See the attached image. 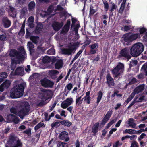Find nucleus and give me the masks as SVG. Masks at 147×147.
Wrapping results in <instances>:
<instances>
[{
	"label": "nucleus",
	"mask_w": 147,
	"mask_h": 147,
	"mask_svg": "<svg viewBox=\"0 0 147 147\" xmlns=\"http://www.w3.org/2000/svg\"><path fill=\"white\" fill-rule=\"evenodd\" d=\"M6 36L5 35L3 34L0 35V41H5L6 40Z\"/></svg>",
	"instance_id": "nucleus-50"
},
{
	"label": "nucleus",
	"mask_w": 147,
	"mask_h": 147,
	"mask_svg": "<svg viewBox=\"0 0 147 147\" xmlns=\"http://www.w3.org/2000/svg\"><path fill=\"white\" fill-rule=\"evenodd\" d=\"M7 76L6 72L0 73V83L3 81L4 79L7 77Z\"/></svg>",
	"instance_id": "nucleus-26"
},
{
	"label": "nucleus",
	"mask_w": 147,
	"mask_h": 147,
	"mask_svg": "<svg viewBox=\"0 0 147 147\" xmlns=\"http://www.w3.org/2000/svg\"><path fill=\"white\" fill-rule=\"evenodd\" d=\"M113 111L112 110H109L107 112L106 115L105 116V117L107 118L108 119H110L111 117V115L112 114Z\"/></svg>",
	"instance_id": "nucleus-41"
},
{
	"label": "nucleus",
	"mask_w": 147,
	"mask_h": 147,
	"mask_svg": "<svg viewBox=\"0 0 147 147\" xmlns=\"http://www.w3.org/2000/svg\"><path fill=\"white\" fill-rule=\"evenodd\" d=\"M63 22L60 23L55 22L52 24V26L54 30L58 31L63 26Z\"/></svg>",
	"instance_id": "nucleus-13"
},
{
	"label": "nucleus",
	"mask_w": 147,
	"mask_h": 147,
	"mask_svg": "<svg viewBox=\"0 0 147 147\" xmlns=\"http://www.w3.org/2000/svg\"><path fill=\"white\" fill-rule=\"evenodd\" d=\"M73 87V85L71 83L68 84L64 89V92L66 96H67Z\"/></svg>",
	"instance_id": "nucleus-18"
},
{
	"label": "nucleus",
	"mask_w": 147,
	"mask_h": 147,
	"mask_svg": "<svg viewBox=\"0 0 147 147\" xmlns=\"http://www.w3.org/2000/svg\"><path fill=\"white\" fill-rule=\"evenodd\" d=\"M139 145L137 142L135 140H133L131 142L130 147H139Z\"/></svg>",
	"instance_id": "nucleus-44"
},
{
	"label": "nucleus",
	"mask_w": 147,
	"mask_h": 147,
	"mask_svg": "<svg viewBox=\"0 0 147 147\" xmlns=\"http://www.w3.org/2000/svg\"><path fill=\"white\" fill-rule=\"evenodd\" d=\"M103 95V94L102 93V91L101 90L99 91L98 93V96L97 98V101L96 102V103L97 104H98L100 102L102 98Z\"/></svg>",
	"instance_id": "nucleus-29"
},
{
	"label": "nucleus",
	"mask_w": 147,
	"mask_h": 147,
	"mask_svg": "<svg viewBox=\"0 0 147 147\" xmlns=\"http://www.w3.org/2000/svg\"><path fill=\"white\" fill-rule=\"evenodd\" d=\"M40 98L43 100H46L51 98V96L49 92L47 90H45L43 93L41 95Z\"/></svg>",
	"instance_id": "nucleus-12"
},
{
	"label": "nucleus",
	"mask_w": 147,
	"mask_h": 147,
	"mask_svg": "<svg viewBox=\"0 0 147 147\" xmlns=\"http://www.w3.org/2000/svg\"><path fill=\"white\" fill-rule=\"evenodd\" d=\"M146 136V134L145 133H142L141 134L140 136L138 137V140L139 142L142 139L144 138V137Z\"/></svg>",
	"instance_id": "nucleus-49"
},
{
	"label": "nucleus",
	"mask_w": 147,
	"mask_h": 147,
	"mask_svg": "<svg viewBox=\"0 0 147 147\" xmlns=\"http://www.w3.org/2000/svg\"><path fill=\"white\" fill-rule=\"evenodd\" d=\"M106 78L107 81L106 83L107 84L108 87H111L114 86L115 85L114 80L109 73H108L107 75Z\"/></svg>",
	"instance_id": "nucleus-10"
},
{
	"label": "nucleus",
	"mask_w": 147,
	"mask_h": 147,
	"mask_svg": "<svg viewBox=\"0 0 147 147\" xmlns=\"http://www.w3.org/2000/svg\"><path fill=\"white\" fill-rule=\"evenodd\" d=\"M68 133L66 131H63L60 133L59 135V138L61 140H65V141L67 142L68 141L69 138L68 137Z\"/></svg>",
	"instance_id": "nucleus-15"
},
{
	"label": "nucleus",
	"mask_w": 147,
	"mask_h": 147,
	"mask_svg": "<svg viewBox=\"0 0 147 147\" xmlns=\"http://www.w3.org/2000/svg\"><path fill=\"white\" fill-rule=\"evenodd\" d=\"M111 3L112 4L111 6L110 7V13H113V11L114 9H116L117 8V6L114 3H113L112 2H111Z\"/></svg>",
	"instance_id": "nucleus-42"
},
{
	"label": "nucleus",
	"mask_w": 147,
	"mask_h": 147,
	"mask_svg": "<svg viewBox=\"0 0 147 147\" xmlns=\"http://www.w3.org/2000/svg\"><path fill=\"white\" fill-rule=\"evenodd\" d=\"M59 121L61 125L67 127H70L72 125V123L67 120H64Z\"/></svg>",
	"instance_id": "nucleus-20"
},
{
	"label": "nucleus",
	"mask_w": 147,
	"mask_h": 147,
	"mask_svg": "<svg viewBox=\"0 0 147 147\" xmlns=\"http://www.w3.org/2000/svg\"><path fill=\"white\" fill-rule=\"evenodd\" d=\"M124 70V64L119 62L115 67L111 70V71L113 77L114 78H117L122 75Z\"/></svg>",
	"instance_id": "nucleus-4"
},
{
	"label": "nucleus",
	"mask_w": 147,
	"mask_h": 147,
	"mask_svg": "<svg viewBox=\"0 0 147 147\" xmlns=\"http://www.w3.org/2000/svg\"><path fill=\"white\" fill-rule=\"evenodd\" d=\"M40 82L42 85L45 87L52 88L54 84L53 82L46 78L41 80Z\"/></svg>",
	"instance_id": "nucleus-9"
},
{
	"label": "nucleus",
	"mask_w": 147,
	"mask_h": 147,
	"mask_svg": "<svg viewBox=\"0 0 147 147\" xmlns=\"http://www.w3.org/2000/svg\"><path fill=\"white\" fill-rule=\"evenodd\" d=\"M23 134H26L28 136H30L31 135V129L28 128L25 130L23 132Z\"/></svg>",
	"instance_id": "nucleus-37"
},
{
	"label": "nucleus",
	"mask_w": 147,
	"mask_h": 147,
	"mask_svg": "<svg viewBox=\"0 0 147 147\" xmlns=\"http://www.w3.org/2000/svg\"><path fill=\"white\" fill-rule=\"evenodd\" d=\"M34 18L32 16L29 17L28 19L27 23L28 22H34Z\"/></svg>",
	"instance_id": "nucleus-60"
},
{
	"label": "nucleus",
	"mask_w": 147,
	"mask_h": 147,
	"mask_svg": "<svg viewBox=\"0 0 147 147\" xmlns=\"http://www.w3.org/2000/svg\"><path fill=\"white\" fill-rule=\"evenodd\" d=\"M16 141V139L13 136L11 137L9 139V140L7 141V144L9 145H12L14 141Z\"/></svg>",
	"instance_id": "nucleus-38"
},
{
	"label": "nucleus",
	"mask_w": 147,
	"mask_h": 147,
	"mask_svg": "<svg viewBox=\"0 0 147 147\" xmlns=\"http://www.w3.org/2000/svg\"><path fill=\"white\" fill-rule=\"evenodd\" d=\"M11 113L16 115H18V111L17 109L15 107H12L10 109Z\"/></svg>",
	"instance_id": "nucleus-46"
},
{
	"label": "nucleus",
	"mask_w": 147,
	"mask_h": 147,
	"mask_svg": "<svg viewBox=\"0 0 147 147\" xmlns=\"http://www.w3.org/2000/svg\"><path fill=\"white\" fill-rule=\"evenodd\" d=\"M63 65V61L61 59L59 60L56 61V63L55 64V68L56 69H59L62 67Z\"/></svg>",
	"instance_id": "nucleus-19"
},
{
	"label": "nucleus",
	"mask_w": 147,
	"mask_h": 147,
	"mask_svg": "<svg viewBox=\"0 0 147 147\" xmlns=\"http://www.w3.org/2000/svg\"><path fill=\"white\" fill-rule=\"evenodd\" d=\"M78 44L74 43L73 44L70 43L67 46L68 48L62 49V53L63 54L65 55H70L73 52L74 53L76 49V47H78Z\"/></svg>",
	"instance_id": "nucleus-7"
},
{
	"label": "nucleus",
	"mask_w": 147,
	"mask_h": 147,
	"mask_svg": "<svg viewBox=\"0 0 147 147\" xmlns=\"http://www.w3.org/2000/svg\"><path fill=\"white\" fill-rule=\"evenodd\" d=\"M50 58L48 56H46L43 57L42 62L44 63H49L50 62Z\"/></svg>",
	"instance_id": "nucleus-33"
},
{
	"label": "nucleus",
	"mask_w": 147,
	"mask_h": 147,
	"mask_svg": "<svg viewBox=\"0 0 147 147\" xmlns=\"http://www.w3.org/2000/svg\"><path fill=\"white\" fill-rule=\"evenodd\" d=\"M98 46V44L97 42L90 45L89 46L90 49L89 51L90 53L91 54H95L97 50Z\"/></svg>",
	"instance_id": "nucleus-14"
},
{
	"label": "nucleus",
	"mask_w": 147,
	"mask_h": 147,
	"mask_svg": "<svg viewBox=\"0 0 147 147\" xmlns=\"http://www.w3.org/2000/svg\"><path fill=\"white\" fill-rule=\"evenodd\" d=\"M45 126V125H44L43 123L40 122L35 126L34 129L35 131H36L40 128L42 127H44Z\"/></svg>",
	"instance_id": "nucleus-27"
},
{
	"label": "nucleus",
	"mask_w": 147,
	"mask_h": 147,
	"mask_svg": "<svg viewBox=\"0 0 147 147\" xmlns=\"http://www.w3.org/2000/svg\"><path fill=\"white\" fill-rule=\"evenodd\" d=\"M103 2L105 10L106 11H108L109 8L108 3L106 0L103 1Z\"/></svg>",
	"instance_id": "nucleus-39"
},
{
	"label": "nucleus",
	"mask_w": 147,
	"mask_h": 147,
	"mask_svg": "<svg viewBox=\"0 0 147 147\" xmlns=\"http://www.w3.org/2000/svg\"><path fill=\"white\" fill-rule=\"evenodd\" d=\"M16 144L13 146L10 147H19L21 146L22 144L20 142V141L18 140L16 142Z\"/></svg>",
	"instance_id": "nucleus-47"
},
{
	"label": "nucleus",
	"mask_w": 147,
	"mask_h": 147,
	"mask_svg": "<svg viewBox=\"0 0 147 147\" xmlns=\"http://www.w3.org/2000/svg\"><path fill=\"white\" fill-rule=\"evenodd\" d=\"M113 111L112 110H109L107 112L106 115L105 116V117L107 118L108 119H110L111 117V115L112 114Z\"/></svg>",
	"instance_id": "nucleus-40"
},
{
	"label": "nucleus",
	"mask_w": 147,
	"mask_h": 147,
	"mask_svg": "<svg viewBox=\"0 0 147 147\" xmlns=\"http://www.w3.org/2000/svg\"><path fill=\"white\" fill-rule=\"evenodd\" d=\"M30 110V106L29 103L25 102L22 106L21 109L18 112V115L21 118H22L25 116L28 115V112Z\"/></svg>",
	"instance_id": "nucleus-6"
},
{
	"label": "nucleus",
	"mask_w": 147,
	"mask_h": 147,
	"mask_svg": "<svg viewBox=\"0 0 147 147\" xmlns=\"http://www.w3.org/2000/svg\"><path fill=\"white\" fill-rule=\"evenodd\" d=\"M127 135L128 138H130L131 140H132L136 138L137 137L136 135H133L132 136Z\"/></svg>",
	"instance_id": "nucleus-59"
},
{
	"label": "nucleus",
	"mask_w": 147,
	"mask_h": 147,
	"mask_svg": "<svg viewBox=\"0 0 147 147\" xmlns=\"http://www.w3.org/2000/svg\"><path fill=\"white\" fill-rule=\"evenodd\" d=\"M26 55V52L24 48H21L19 51L15 49H12L10 52L9 55L11 57H15L18 59L24 60Z\"/></svg>",
	"instance_id": "nucleus-3"
},
{
	"label": "nucleus",
	"mask_w": 147,
	"mask_h": 147,
	"mask_svg": "<svg viewBox=\"0 0 147 147\" xmlns=\"http://www.w3.org/2000/svg\"><path fill=\"white\" fill-rule=\"evenodd\" d=\"M122 144V143L121 142H119V141H117L113 144V147H118L120 146Z\"/></svg>",
	"instance_id": "nucleus-54"
},
{
	"label": "nucleus",
	"mask_w": 147,
	"mask_h": 147,
	"mask_svg": "<svg viewBox=\"0 0 147 147\" xmlns=\"http://www.w3.org/2000/svg\"><path fill=\"white\" fill-rule=\"evenodd\" d=\"M57 147H68V144L65 142H58L57 143Z\"/></svg>",
	"instance_id": "nucleus-28"
},
{
	"label": "nucleus",
	"mask_w": 147,
	"mask_h": 147,
	"mask_svg": "<svg viewBox=\"0 0 147 147\" xmlns=\"http://www.w3.org/2000/svg\"><path fill=\"white\" fill-rule=\"evenodd\" d=\"M146 29L144 27H142L140 28L139 30V32L140 33H139V36H140V34H142L143 33L146 32Z\"/></svg>",
	"instance_id": "nucleus-53"
},
{
	"label": "nucleus",
	"mask_w": 147,
	"mask_h": 147,
	"mask_svg": "<svg viewBox=\"0 0 147 147\" xmlns=\"http://www.w3.org/2000/svg\"><path fill=\"white\" fill-rule=\"evenodd\" d=\"M139 36V33H131L130 32L123 35V40L127 45H129L132 41L135 40Z\"/></svg>",
	"instance_id": "nucleus-5"
},
{
	"label": "nucleus",
	"mask_w": 147,
	"mask_h": 147,
	"mask_svg": "<svg viewBox=\"0 0 147 147\" xmlns=\"http://www.w3.org/2000/svg\"><path fill=\"white\" fill-rule=\"evenodd\" d=\"M69 106L73 102V99L71 98H67L65 101Z\"/></svg>",
	"instance_id": "nucleus-45"
},
{
	"label": "nucleus",
	"mask_w": 147,
	"mask_h": 147,
	"mask_svg": "<svg viewBox=\"0 0 147 147\" xmlns=\"http://www.w3.org/2000/svg\"><path fill=\"white\" fill-rule=\"evenodd\" d=\"M26 87V84L24 82L15 86L11 89V97L13 98H16L22 97L24 93V89Z\"/></svg>",
	"instance_id": "nucleus-1"
},
{
	"label": "nucleus",
	"mask_w": 147,
	"mask_h": 147,
	"mask_svg": "<svg viewBox=\"0 0 147 147\" xmlns=\"http://www.w3.org/2000/svg\"><path fill=\"white\" fill-rule=\"evenodd\" d=\"M2 24L5 28H8L11 25V22L7 17H4L2 19Z\"/></svg>",
	"instance_id": "nucleus-11"
},
{
	"label": "nucleus",
	"mask_w": 147,
	"mask_h": 147,
	"mask_svg": "<svg viewBox=\"0 0 147 147\" xmlns=\"http://www.w3.org/2000/svg\"><path fill=\"white\" fill-rule=\"evenodd\" d=\"M84 99V101H86V103L87 104H90V101H91V97H84V98H82V99Z\"/></svg>",
	"instance_id": "nucleus-48"
},
{
	"label": "nucleus",
	"mask_w": 147,
	"mask_h": 147,
	"mask_svg": "<svg viewBox=\"0 0 147 147\" xmlns=\"http://www.w3.org/2000/svg\"><path fill=\"white\" fill-rule=\"evenodd\" d=\"M83 95H82L81 96L79 97L76 99V104H81L82 103V100H81V98Z\"/></svg>",
	"instance_id": "nucleus-51"
},
{
	"label": "nucleus",
	"mask_w": 147,
	"mask_h": 147,
	"mask_svg": "<svg viewBox=\"0 0 147 147\" xmlns=\"http://www.w3.org/2000/svg\"><path fill=\"white\" fill-rule=\"evenodd\" d=\"M69 28H70L64 25L60 33L62 34L66 33L68 32Z\"/></svg>",
	"instance_id": "nucleus-30"
},
{
	"label": "nucleus",
	"mask_w": 147,
	"mask_h": 147,
	"mask_svg": "<svg viewBox=\"0 0 147 147\" xmlns=\"http://www.w3.org/2000/svg\"><path fill=\"white\" fill-rule=\"evenodd\" d=\"M34 22H28L27 23L28 26L30 28H32L34 26V24L33 23Z\"/></svg>",
	"instance_id": "nucleus-62"
},
{
	"label": "nucleus",
	"mask_w": 147,
	"mask_h": 147,
	"mask_svg": "<svg viewBox=\"0 0 147 147\" xmlns=\"http://www.w3.org/2000/svg\"><path fill=\"white\" fill-rule=\"evenodd\" d=\"M30 39L33 43L36 44L38 42V40L39 39V37L37 36H31L30 37Z\"/></svg>",
	"instance_id": "nucleus-24"
},
{
	"label": "nucleus",
	"mask_w": 147,
	"mask_h": 147,
	"mask_svg": "<svg viewBox=\"0 0 147 147\" xmlns=\"http://www.w3.org/2000/svg\"><path fill=\"white\" fill-rule=\"evenodd\" d=\"M69 106L65 101L63 102L61 104V107L63 109H66Z\"/></svg>",
	"instance_id": "nucleus-52"
},
{
	"label": "nucleus",
	"mask_w": 147,
	"mask_h": 147,
	"mask_svg": "<svg viewBox=\"0 0 147 147\" xmlns=\"http://www.w3.org/2000/svg\"><path fill=\"white\" fill-rule=\"evenodd\" d=\"M16 64H13V62L12 63H11L10 66V68L11 70L14 71V70L15 69L16 67Z\"/></svg>",
	"instance_id": "nucleus-61"
},
{
	"label": "nucleus",
	"mask_w": 147,
	"mask_h": 147,
	"mask_svg": "<svg viewBox=\"0 0 147 147\" xmlns=\"http://www.w3.org/2000/svg\"><path fill=\"white\" fill-rule=\"evenodd\" d=\"M54 6L53 5H50L47 9V11L49 12H52L54 10Z\"/></svg>",
	"instance_id": "nucleus-57"
},
{
	"label": "nucleus",
	"mask_w": 147,
	"mask_h": 147,
	"mask_svg": "<svg viewBox=\"0 0 147 147\" xmlns=\"http://www.w3.org/2000/svg\"><path fill=\"white\" fill-rule=\"evenodd\" d=\"M93 8L94 7L92 5H90L89 13L90 15H93L96 12V11Z\"/></svg>",
	"instance_id": "nucleus-43"
},
{
	"label": "nucleus",
	"mask_w": 147,
	"mask_h": 147,
	"mask_svg": "<svg viewBox=\"0 0 147 147\" xmlns=\"http://www.w3.org/2000/svg\"><path fill=\"white\" fill-rule=\"evenodd\" d=\"M43 25L41 23H37V25L36 28V31L38 32H40L43 28Z\"/></svg>",
	"instance_id": "nucleus-25"
},
{
	"label": "nucleus",
	"mask_w": 147,
	"mask_h": 147,
	"mask_svg": "<svg viewBox=\"0 0 147 147\" xmlns=\"http://www.w3.org/2000/svg\"><path fill=\"white\" fill-rule=\"evenodd\" d=\"M143 45L140 42L134 44L130 49V53L131 55L134 57L139 56L144 50Z\"/></svg>",
	"instance_id": "nucleus-2"
},
{
	"label": "nucleus",
	"mask_w": 147,
	"mask_h": 147,
	"mask_svg": "<svg viewBox=\"0 0 147 147\" xmlns=\"http://www.w3.org/2000/svg\"><path fill=\"white\" fill-rule=\"evenodd\" d=\"M109 120V119L104 117L102 121L101 124L102 125H104Z\"/></svg>",
	"instance_id": "nucleus-56"
},
{
	"label": "nucleus",
	"mask_w": 147,
	"mask_h": 147,
	"mask_svg": "<svg viewBox=\"0 0 147 147\" xmlns=\"http://www.w3.org/2000/svg\"><path fill=\"white\" fill-rule=\"evenodd\" d=\"M27 46L29 48V51L31 52L34 47V45L31 42H28Z\"/></svg>",
	"instance_id": "nucleus-34"
},
{
	"label": "nucleus",
	"mask_w": 147,
	"mask_h": 147,
	"mask_svg": "<svg viewBox=\"0 0 147 147\" xmlns=\"http://www.w3.org/2000/svg\"><path fill=\"white\" fill-rule=\"evenodd\" d=\"M132 129H126L125 131V133H128L130 134H133V133L132 132Z\"/></svg>",
	"instance_id": "nucleus-63"
},
{
	"label": "nucleus",
	"mask_w": 147,
	"mask_h": 147,
	"mask_svg": "<svg viewBox=\"0 0 147 147\" xmlns=\"http://www.w3.org/2000/svg\"><path fill=\"white\" fill-rule=\"evenodd\" d=\"M11 84V82L9 80H6L2 84L5 88L7 89L10 86Z\"/></svg>",
	"instance_id": "nucleus-31"
},
{
	"label": "nucleus",
	"mask_w": 147,
	"mask_h": 147,
	"mask_svg": "<svg viewBox=\"0 0 147 147\" xmlns=\"http://www.w3.org/2000/svg\"><path fill=\"white\" fill-rule=\"evenodd\" d=\"M60 121H57L55 122H53L51 124V126L52 128H53L55 127H57L60 126Z\"/></svg>",
	"instance_id": "nucleus-35"
},
{
	"label": "nucleus",
	"mask_w": 147,
	"mask_h": 147,
	"mask_svg": "<svg viewBox=\"0 0 147 147\" xmlns=\"http://www.w3.org/2000/svg\"><path fill=\"white\" fill-rule=\"evenodd\" d=\"M25 33L24 29H21L20 30L18 34L20 36H22L24 35Z\"/></svg>",
	"instance_id": "nucleus-58"
},
{
	"label": "nucleus",
	"mask_w": 147,
	"mask_h": 147,
	"mask_svg": "<svg viewBox=\"0 0 147 147\" xmlns=\"http://www.w3.org/2000/svg\"><path fill=\"white\" fill-rule=\"evenodd\" d=\"M24 74V69L21 66L17 67L15 70L14 74L15 75L23 76Z\"/></svg>",
	"instance_id": "nucleus-16"
},
{
	"label": "nucleus",
	"mask_w": 147,
	"mask_h": 147,
	"mask_svg": "<svg viewBox=\"0 0 147 147\" xmlns=\"http://www.w3.org/2000/svg\"><path fill=\"white\" fill-rule=\"evenodd\" d=\"M49 74L51 78L53 79H55L57 78V74L59 73L56 70H51L49 71Z\"/></svg>",
	"instance_id": "nucleus-17"
},
{
	"label": "nucleus",
	"mask_w": 147,
	"mask_h": 147,
	"mask_svg": "<svg viewBox=\"0 0 147 147\" xmlns=\"http://www.w3.org/2000/svg\"><path fill=\"white\" fill-rule=\"evenodd\" d=\"M47 54L49 55H54L55 54V50L54 48H51L47 51Z\"/></svg>",
	"instance_id": "nucleus-36"
},
{
	"label": "nucleus",
	"mask_w": 147,
	"mask_h": 147,
	"mask_svg": "<svg viewBox=\"0 0 147 147\" xmlns=\"http://www.w3.org/2000/svg\"><path fill=\"white\" fill-rule=\"evenodd\" d=\"M36 4L34 1L30 2L28 5V10L29 11L34 9L35 7Z\"/></svg>",
	"instance_id": "nucleus-21"
},
{
	"label": "nucleus",
	"mask_w": 147,
	"mask_h": 147,
	"mask_svg": "<svg viewBox=\"0 0 147 147\" xmlns=\"http://www.w3.org/2000/svg\"><path fill=\"white\" fill-rule=\"evenodd\" d=\"M99 125V123L97 122L94 125L92 129V131L94 134H96L98 132Z\"/></svg>",
	"instance_id": "nucleus-23"
},
{
	"label": "nucleus",
	"mask_w": 147,
	"mask_h": 147,
	"mask_svg": "<svg viewBox=\"0 0 147 147\" xmlns=\"http://www.w3.org/2000/svg\"><path fill=\"white\" fill-rule=\"evenodd\" d=\"M19 121L20 119L15 116L12 122H13L15 124H18L19 122Z\"/></svg>",
	"instance_id": "nucleus-55"
},
{
	"label": "nucleus",
	"mask_w": 147,
	"mask_h": 147,
	"mask_svg": "<svg viewBox=\"0 0 147 147\" xmlns=\"http://www.w3.org/2000/svg\"><path fill=\"white\" fill-rule=\"evenodd\" d=\"M15 115L12 114H9L7 116V119L10 121L12 122Z\"/></svg>",
	"instance_id": "nucleus-32"
},
{
	"label": "nucleus",
	"mask_w": 147,
	"mask_h": 147,
	"mask_svg": "<svg viewBox=\"0 0 147 147\" xmlns=\"http://www.w3.org/2000/svg\"><path fill=\"white\" fill-rule=\"evenodd\" d=\"M10 16H11L12 17L14 18L16 17V13L15 11H11L10 13Z\"/></svg>",
	"instance_id": "nucleus-64"
},
{
	"label": "nucleus",
	"mask_w": 147,
	"mask_h": 147,
	"mask_svg": "<svg viewBox=\"0 0 147 147\" xmlns=\"http://www.w3.org/2000/svg\"><path fill=\"white\" fill-rule=\"evenodd\" d=\"M131 57L129 54V49L127 47H125L122 49L117 56L118 58L119 59H123V58H125L129 60Z\"/></svg>",
	"instance_id": "nucleus-8"
},
{
	"label": "nucleus",
	"mask_w": 147,
	"mask_h": 147,
	"mask_svg": "<svg viewBox=\"0 0 147 147\" xmlns=\"http://www.w3.org/2000/svg\"><path fill=\"white\" fill-rule=\"evenodd\" d=\"M144 88V86L143 85H140L136 87L134 90L137 94H138L143 90Z\"/></svg>",
	"instance_id": "nucleus-22"
}]
</instances>
